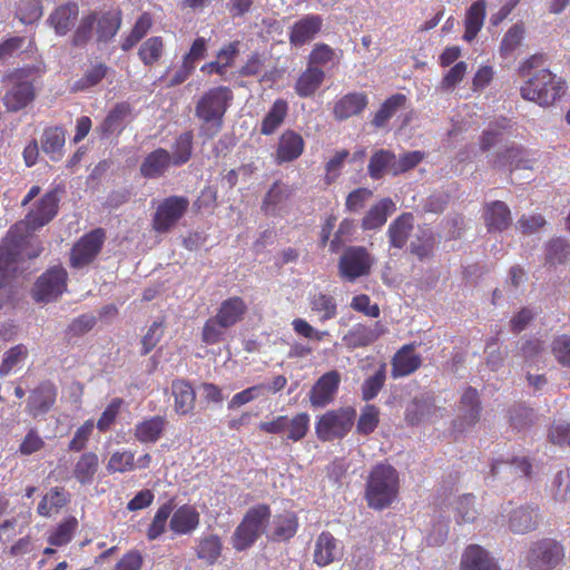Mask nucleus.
<instances>
[{"mask_svg": "<svg viewBox=\"0 0 570 570\" xmlns=\"http://www.w3.org/2000/svg\"><path fill=\"white\" fill-rule=\"evenodd\" d=\"M330 63L333 66L338 63L335 50L327 43H316L307 57V65L313 68H321Z\"/></svg>", "mask_w": 570, "mask_h": 570, "instance_id": "obj_56", "label": "nucleus"}, {"mask_svg": "<svg viewBox=\"0 0 570 570\" xmlns=\"http://www.w3.org/2000/svg\"><path fill=\"white\" fill-rule=\"evenodd\" d=\"M136 469L135 453L129 450L115 451L107 463L109 473H126Z\"/></svg>", "mask_w": 570, "mask_h": 570, "instance_id": "obj_62", "label": "nucleus"}, {"mask_svg": "<svg viewBox=\"0 0 570 570\" xmlns=\"http://www.w3.org/2000/svg\"><path fill=\"white\" fill-rule=\"evenodd\" d=\"M175 412L179 415L191 413L195 407L196 393L186 380H175L171 384Z\"/></svg>", "mask_w": 570, "mask_h": 570, "instance_id": "obj_35", "label": "nucleus"}, {"mask_svg": "<svg viewBox=\"0 0 570 570\" xmlns=\"http://www.w3.org/2000/svg\"><path fill=\"white\" fill-rule=\"evenodd\" d=\"M298 530V519L294 512L277 514L273 520V529L269 539L273 541H287Z\"/></svg>", "mask_w": 570, "mask_h": 570, "instance_id": "obj_46", "label": "nucleus"}, {"mask_svg": "<svg viewBox=\"0 0 570 570\" xmlns=\"http://www.w3.org/2000/svg\"><path fill=\"white\" fill-rule=\"evenodd\" d=\"M422 356L415 352L414 343L401 346L391 358V376L396 380L416 372L422 366Z\"/></svg>", "mask_w": 570, "mask_h": 570, "instance_id": "obj_18", "label": "nucleus"}, {"mask_svg": "<svg viewBox=\"0 0 570 570\" xmlns=\"http://www.w3.org/2000/svg\"><path fill=\"white\" fill-rule=\"evenodd\" d=\"M194 134L191 130L180 134L174 141L170 154L173 166H183L189 161L193 155Z\"/></svg>", "mask_w": 570, "mask_h": 570, "instance_id": "obj_53", "label": "nucleus"}, {"mask_svg": "<svg viewBox=\"0 0 570 570\" xmlns=\"http://www.w3.org/2000/svg\"><path fill=\"white\" fill-rule=\"evenodd\" d=\"M481 413V404L479 400V393L474 387H466L461 396L460 401V426L474 425Z\"/></svg>", "mask_w": 570, "mask_h": 570, "instance_id": "obj_36", "label": "nucleus"}, {"mask_svg": "<svg viewBox=\"0 0 570 570\" xmlns=\"http://www.w3.org/2000/svg\"><path fill=\"white\" fill-rule=\"evenodd\" d=\"M164 51L165 42L163 37L153 36L140 45L138 57L145 66L153 67L161 59Z\"/></svg>", "mask_w": 570, "mask_h": 570, "instance_id": "obj_52", "label": "nucleus"}, {"mask_svg": "<svg viewBox=\"0 0 570 570\" xmlns=\"http://www.w3.org/2000/svg\"><path fill=\"white\" fill-rule=\"evenodd\" d=\"M66 142L65 129L60 126L48 127L43 130L41 138V148L51 160L57 161L62 156V149Z\"/></svg>", "mask_w": 570, "mask_h": 570, "instance_id": "obj_44", "label": "nucleus"}, {"mask_svg": "<svg viewBox=\"0 0 570 570\" xmlns=\"http://www.w3.org/2000/svg\"><path fill=\"white\" fill-rule=\"evenodd\" d=\"M110 68L100 60L90 61L82 76L72 86V92H82L98 86L108 75Z\"/></svg>", "mask_w": 570, "mask_h": 570, "instance_id": "obj_34", "label": "nucleus"}, {"mask_svg": "<svg viewBox=\"0 0 570 570\" xmlns=\"http://www.w3.org/2000/svg\"><path fill=\"white\" fill-rule=\"evenodd\" d=\"M487 13V2L478 0L466 10L464 18L463 39L468 42L473 41L483 27Z\"/></svg>", "mask_w": 570, "mask_h": 570, "instance_id": "obj_38", "label": "nucleus"}, {"mask_svg": "<svg viewBox=\"0 0 570 570\" xmlns=\"http://www.w3.org/2000/svg\"><path fill=\"white\" fill-rule=\"evenodd\" d=\"M68 503V497L62 488H52L39 502L38 513L42 517H50L53 511H58Z\"/></svg>", "mask_w": 570, "mask_h": 570, "instance_id": "obj_55", "label": "nucleus"}, {"mask_svg": "<svg viewBox=\"0 0 570 570\" xmlns=\"http://www.w3.org/2000/svg\"><path fill=\"white\" fill-rule=\"evenodd\" d=\"M396 155L389 149H379L374 151L367 165L368 176L379 180L385 175L396 176Z\"/></svg>", "mask_w": 570, "mask_h": 570, "instance_id": "obj_30", "label": "nucleus"}, {"mask_svg": "<svg viewBox=\"0 0 570 570\" xmlns=\"http://www.w3.org/2000/svg\"><path fill=\"white\" fill-rule=\"evenodd\" d=\"M368 105L365 92H347L337 99L333 106V116L336 120H346L362 114Z\"/></svg>", "mask_w": 570, "mask_h": 570, "instance_id": "obj_23", "label": "nucleus"}, {"mask_svg": "<svg viewBox=\"0 0 570 570\" xmlns=\"http://www.w3.org/2000/svg\"><path fill=\"white\" fill-rule=\"evenodd\" d=\"M406 100L407 98L403 94H394L386 98L373 116L372 126L375 128L385 127L396 111L405 106Z\"/></svg>", "mask_w": 570, "mask_h": 570, "instance_id": "obj_47", "label": "nucleus"}, {"mask_svg": "<svg viewBox=\"0 0 570 570\" xmlns=\"http://www.w3.org/2000/svg\"><path fill=\"white\" fill-rule=\"evenodd\" d=\"M341 374L336 370L321 375L308 393V400L313 407H325L331 404L338 391Z\"/></svg>", "mask_w": 570, "mask_h": 570, "instance_id": "obj_16", "label": "nucleus"}, {"mask_svg": "<svg viewBox=\"0 0 570 570\" xmlns=\"http://www.w3.org/2000/svg\"><path fill=\"white\" fill-rule=\"evenodd\" d=\"M42 72L43 70L39 67L26 66L4 76V79L11 83L2 98L8 112H18L35 101L37 97L35 82Z\"/></svg>", "mask_w": 570, "mask_h": 570, "instance_id": "obj_4", "label": "nucleus"}, {"mask_svg": "<svg viewBox=\"0 0 570 570\" xmlns=\"http://www.w3.org/2000/svg\"><path fill=\"white\" fill-rule=\"evenodd\" d=\"M374 259L363 246H350L345 248L338 261V274L347 281L354 282L371 273Z\"/></svg>", "mask_w": 570, "mask_h": 570, "instance_id": "obj_12", "label": "nucleus"}, {"mask_svg": "<svg viewBox=\"0 0 570 570\" xmlns=\"http://www.w3.org/2000/svg\"><path fill=\"white\" fill-rule=\"evenodd\" d=\"M524 38V27L522 23H514L504 33L500 43V56L503 58L510 57L515 49L521 45Z\"/></svg>", "mask_w": 570, "mask_h": 570, "instance_id": "obj_61", "label": "nucleus"}, {"mask_svg": "<svg viewBox=\"0 0 570 570\" xmlns=\"http://www.w3.org/2000/svg\"><path fill=\"white\" fill-rule=\"evenodd\" d=\"M461 570H500L494 560L482 547L470 544L461 559Z\"/></svg>", "mask_w": 570, "mask_h": 570, "instance_id": "obj_32", "label": "nucleus"}, {"mask_svg": "<svg viewBox=\"0 0 570 570\" xmlns=\"http://www.w3.org/2000/svg\"><path fill=\"white\" fill-rule=\"evenodd\" d=\"M484 222L489 232H502L511 224V212L505 203L492 202L485 206Z\"/></svg>", "mask_w": 570, "mask_h": 570, "instance_id": "obj_37", "label": "nucleus"}, {"mask_svg": "<svg viewBox=\"0 0 570 570\" xmlns=\"http://www.w3.org/2000/svg\"><path fill=\"white\" fill-rule=\"evenodd\" d=\"M28 357V348L23 344H17L9 348L0 364V376H7L21 362Z\"/></svg>", "mask_w": 570, "mask_h": 570, "instance_id": "obj_63", "label": "nucleus"}, {"mask_svg": "<svg viewBox=\"0 0 570 570\" xmlns=\"http://www.w3.org/2000/svg\"><path fill=\"white\" fill-rule=\"evenodd\" d=\"M248 306L244 298L232 296L224 299L216 314L204 323L202 341L207 345H215L225 340L226 331L240 323L247 314Z\"/></svg>", "mask_w": 570, "mask_h": 570, "instance_id": "obj_3", "label": "nucleus"}, {"mask_svg": "<svg viewBox=\"0 0 570 570\" xmlns=\"http://www.w3.org/2000/svg\"><path fill=\"white\" fill-rule=\"evenodd\" d=\"M399 491L400 476L391 464L380 463L372 468L364 495L368 508L377 511L389 508L396 500Z\"/></svg>", "mask_w": 570, "mask_h": 570, "instance_id": "obj_2", "label": "nucleus"}, {"mask_svg": "<svg viewBox=\"0 0 570 570\" xmlns=\"http://www.w3.org/2000/svg\"><path fill=\"white\" fill-rule=\"evenodd\" d=\"M287 115L288 102L282 98L276 99L262 119L261 134L264 136L273 135L283 125Z\"/></svg>", "mask_w": 570, "mask_h": 570, "instance_id": "obj_42", "label": "nucleus"}, {"mask_svg": "<svg viewBox=\"0 0 570 570\" xmlns=\"http://www.w3.org/2000/svg\"><path fill=\"white\" fill-rule=\"evenodd\" d=\"M78 528V520L69 515L65 518L48 535V542L53 547H62L68 544Z\"/></svg>", "mask_w": 570, "mask_h": 570, "instance_id": "obj_54", "label": "nucleus"}, {"mask_svg": "<svg viewBox=\"0 0 570 570\" xmlns=\"http://www.w3.org/2000/svg\"><path fill=\"white\" fill-rule=\"evenodd\" d=\"M189 202L184 196H169L157 207L153 217V228L159 234L169 232L185 215Z\"/></svg>", "mask_w": 570, "mask_h": 570, "instance_id": "obj_14", "label": "nucleus"}, {"mask_svg": "<svg viewBox=\"0 0 570 570\" xmlns=\"http://www.w3.org/2000/svg\"><path fill=\"white\" fill-rule=\"evenodd\" d=\"M532 159L529 153L521 146L512 145L497 154L493 161L494 167L509 166L510 170L531 169Z\"/></svg>", "mask_w": 570, "mask_h": 570, "instance_id": "obj_33", "label": "nucleus"}, {"mask_svg": "<svg viewBox=\"0 0 570 570\" xmlns=\"http://www.w3.org/2000/svg\"><path fill=\"white\" fill-rule=\"evenodd\" d=\"M99 468V458L95 452H85L73 468V476L80 484L92 483Z\"/></svg>", "mask_w": 570, "mask_h": 570, "instance_id": "obj_49", "label": "nucleus"}, {"mask_svg": "<svg viewBox=\"0 0 570 570\" xmlns=\"http://www.w3.org/2000/svg\"><path fill=\"white\" fill-rule=\"evenodd\" d=\"M223 542L218 534H203L196 544L195 552L207 566H214L222 556Z\"/></svg>", "mask_w": 570, "mask_h": 570, "instance_id": "obj_39", "label": "nucleus"}, {"mask_svg": "<svg viewBox=\"0 0 570 570\" xmlns=\"http://www.w3.org/2000/svg\"><path fill=\"white\" fill-rule=\"evenodd\" d=\"M16 16L24 24L39 20L42 16L40 0H20L16 8Z\"/></svg>", "mask_w": 570, "mask_h": 570, "instance_id": "obj_64", "label": "nucleus"}, {"mask_svg": "<svg viewBox=\"0 0 570 570\" xmlns=\"http://www.w3.org/2000/svg\"><path fill=\"white\" fill-rule=\"evenodd\" d=\"M564 558L563 547L553 539H542L532 544L527 562L532 570L554 569Z\"/></svg>", "mask_w": 570, "mask_h": 570, "instance_id": "obj_13", "label": "nucleus"}, {"mask_svg": "<svg viewBox=\"0 0 570 570\" xmlns=\"http://www.w3.org/2000/svg\"><path fill=\"white\" fill-rule=\"evenodd\" d=\"M168 421L164 415L145 417L134 428L135 439L144 444L156 443L164 435Z\"/></svg>", "mask_w": 570, "mask_h": 570, "instance_id": "obj_26", "label": "nucleus"}, {"mask_svg": "<svg viewBox=\"0 0 570 570\" xmlns=\"http://www.w3.org/2000/svg\"><path fill=\"white\" fill-rule=\"evenodd\" d=\"M341 549L337 540L328 531L318 534L315 541L313 560L318 567H326L338 560Z\"/></svg>", "mask_w": 570, "mask_h": 570, "instance_id": "obj_29", "label": "nucleus"}, {"mask_svg": "<svg viewBox=\"0 0 570 570\" xmlns=\"http://www.w3.org/2000/svg\"><path fill=\"white\" fill-rule=\"evenodd\" d=\"M308 301L312 312L320 315V321L322 323L336 317L337 304L332 295L325 293H316L311 295Z\"/></svg>", "mask_w": 570, "mask_h": 570, "instance_id": "obj_51", "label": "nucleus"}, {"mask_svg": "<svg viewBox=\"0 0 570 570\" xmlns=\"http://www.w3.org/2000/svg\"><path fill=\"white\" fill-rule=\"evenodd\" d=\"M304 148L305 141L302 135L293 129H286L278 138L275 161L279 165L294 161L302 156Z\"/></svg>", "mask_w": 570, "mask_h": 570, "instance_id": "obj_22", "label": "nucleus"}, {"mask_svg": "<svg viewBox=\"0 0 570 570\" xmlns=\"http://www.w3.org/2000/svg\"><path fill=\"white\" fill-rule=\"evenodd\" d=\"M271 514V508L267 504L252 507L232 535L233 548L238 552L249 549L261 537Z\"/></svg>", "mask_w": 570, "mask_h": 570, "instance_id": "obj_6", "label": "nucleus"}, {"mask_svg": "<svg viewBox=\"0 0 570 570\" xmlns=\"http://www.w3.org/2000/svg\"><path fill=\"white\" fill-rule=\"evenodd\" d=\"M153 17L149 12H142L136 20L130 32L121 40L120 48L122 51L132 49L151 29Z\"/></svg>", "mask_w": 570, "mask_h": 570, "instance_id": "obj_50", "label": "nucleus"}, {"mask_svg": "<svg viewBox=\"0 0 570 570\" xmlns=\"http://www.w3.org/2000/svg\"><path fill=\"white\" fill-rule=\"evenodd\" d=\"M386 332L381 322L373 324H355L344 336L343 342L348 348L366 347L375 343Z\"/></svg>", "mask_w": 570, "mask_h": 570, "instance_id": "obj_19", "label": "nucleus"}, {"mask_svg": "<svg viewBox=\"0 0 570 570\" xmlns=\"http://www.w3.org/2000/svg\"><path fill=\"white\" fill-rule=\"evenodd\" d=\"M511 127V122L507 118H501V120L495 124H491L489 128L483 130L480 137V149L482 151L491 149L501 140L503 132Z\"/></svg>", "mask_w": 570, "mask_h": 570, "instance_id": "obj_59", "label": "nucleus"}, {"mask_svg": "<svg viewBox=\"0 0 570 570\" xmlns=\"http://www.w3.org/2000/svg\"><path fill=\"white\" fill-rule=\"evenodd\" d=\"M538 513L534 508L520 507L509 511V527L515 533H527L537 528Z\"/></svg>", "mask_w": 570, "mask_h": 570, "instance_id": "obj_45", "label": "nucleus"}, {"mask_svg": "<svg viewBox=\"0 0 570 570\" xmlns=\"http://www.w3.org/2000/svg\"><path fill=\"white\" fill-rule=\"evenodd\" d=\"M173 501H168L157 509L154 519L147 529V538L149 540H156L165 532L168 519L173 513Z\"/></svg>", "mask_w": 570, "mask_h": 570, "instance_id": "obj_60", "label": "nucleus"}, {"mask_svg": "<svg viewBox=\"0 0 570 570\" xmlns=\"http://www.w3.org/2000/svg\"><path fill=\"white\" fill-rule=\"evenodd\" d=\"M292 194L293 189L291 186L281 180H276L265 194L262 210L265 215H276L279 207L291 198Z\"/></svg>", "mask_w": 570, "mask_h": 570, "instance_id": "obj_41", "label": "nucleus"}, {"mask_svg": "<svg viewBox=\"0 0 570 570\" xmlns=\"http://www.w3.org/2000/svg\"><path fill=\"white\" fill-rule=\"evenodd\" d=\"M59 197L57 190L47 191L29 210L23 219L14 223L20 225L19 232L28 236L49 224L58 214Z\"/></svg>", "mask_w": 570, "mask_h": 570, "instance_id": "obj_9", "label": "nucleus"}, {"mask_svg": "<svg viewBox=\"0 0 570 570\" xmlns=\"http://www.w3.org/2000/svg\"><path fill=\"white\" fill-rule=\"evenodd\" d=\"M170 515L169 528L177 535L193 533L200 523L199 512L190 504L180 505Z\"/></svg>", "mask_w": 570, "mask_h": 570, "instance_id": "obj_25", "label": "nucleus"}, {"mask_svg": "<svg viewBox=\"0 0 570 570\" xmlns=\"http://www.w3.org/2000/svg\"><path fill=\"white\" fill-rule=\"evenodd\" d=\"M171 165L170 153L165 148H157L144 158L140 174L145 178L156 179L164 176Z\"/></svg>", "mask_w": 570, "mask_h": 570, "instance_id": "obj_28", "label": "nucleus"}, {"mask_svg": "<svg viewBox=\"0 0 570 570\" xmlns=\"http://www.w3.org/2000/svg\"><path fill=\"white\" fill-rule=\"evenodd\" d=\"M414 229V215L410 212L402 213L391 222L386 236L391 248L402 249L409 242Z\"/></svg>", "mask_w": 570, "mask_h": 570, "instance_id": "obj_24", "label": "nucleus"}, {"mask_svg": "<svg viewBox=\"0 0 570 570\" xmlns=\"http://www.w3.org/2000/svg\"><path fill=\"white\" fill-rule=\"evenodd\" d=\"M122 23V13L119 9L109 10L100 16L96 13L95 31L97 42L110 41L119 31Z\"/></svg>", "mask_w": 570, "mask_h": 570, "instance_id": "obj_31", "label": "nucleus"}, {"mask_svg": "<svg viewBox=\"0 0 570 570\" xmlns=\"http://www.w3.org/2000/svg\"><path fill=\"white\" fill-rule=\"evenodd\" d=\"M324 79L325 72L322 68H313L307 65L306 69L296 80L295 91L299 97H311L318 90Z\"/></svg>", "mask_w": 570, "mask_h": 570, "instance_id": "obj_43", "label": "nucleus"}, {"mask_svg": "<svg viewBox=\"0 0 570 570\" xmlns=\"http://www.w3.org/2000/svg\"><path fill=\"white\" fill-rule=\"evenodd\" d=\"M234 100L233 90L217 86L206 90L195 104V117L202 122L200 132L208 139L223 129L225 115Z\"/></svg>", "mask_w": 570, "mask_h": 570, "instance_id": "obj_1", "label": "nucleus"}, {"mask_svg": "<svg viewBox=\"0 0 570 570\" xmlns=\"http://www.w3.org/2000/svg\"><path fill=\"white\" fill-rule=\"evenodd\" d=\"M79 8L76 2L59 6L49 17L50 24L59 36H65L78 18Z\"/></svg>", "mask_w": 570, "mask_h": 570, "instance_id": "obj_40", "label": "nucleus"}, {"mask_svg": "<svg viewBox=\"0 0 570 570\" xmlns=\"http://www.w3.org/2000/svg\"><path fill=\"white\" fill-rule=\"evenodd\" d=\"M20 225H11L0 242V286L14 278L21 258L26 235L19 232Z\"/></svg>", "mask_w": 570, "mask_h": 570, "instance_id": "obj_8", "label": "nucleus"}, {"mask_svg": "<svg viewBox=\"0 0 570 570\" xmlns=\"http://www.w3.org/2000/svg\"><path fill=\"white\" fill-rule=\"evenodd\" d=\"M386 381V364L381 363L376 372L364 380L361 386L362 400L368 402L375 399Z\"/></svg>", "mask_w": 570, "mask_h": 570, "instance_id": "obj_57", "label": "nucleus"}, {"mask_svg": "<svg viewBox=\"0 0 570 570\" xmlns=\"http://www.w3.org/2000/svg\"><path fill=\"white\" fill-rule=\"evenodd\" d=\"M396 210V204L390 198L385 197L373 204L365 213L361 222L363 230H375L381 228Z\"/></svg>", "mask_w": 570, "mask_h": 570, "instance_id": "obj_27", "label": "nucleus"}, {"mask_svg": "<svg viewBox=\"0 0 570 570\" xmlns=\"http://www.w3.org/2000/svg\"><path fill=\"white\" fill-rule=\"evenodd\" d=\"M68 274L61 266L45 272L35 283L32 297L36 302H50L60 296L67 287Z\"/></svg>", "mask_w": 570, "mask_h": 570, "instance_id": "obj_15", "label": "nucleus"}, {"mask_svg": "<svg viewBox=\"0 0 570 570\" xmlns=\"http://www.w3.org/2000/svg\"><path fill=\"white\" fill-rule=\"evenodd\" d=\"M356 420L353 406H341L328 410L315 422V434L322 442L344 439L352 430Z\"/></svg>", "mask_w": 570, "mask_h": 570, "instance_id": "obj_7", "label": "nucleus"}, {"mask_svg": "<svg viewBox=\"0 0 570 570\" xmlns=\"http://www.w3.org/2000/svg\"><path fill=\"white\" fill-rule=\"evenodd\" d=\"M567 81L547 68L537 70L520 88L524 100L548 108L556 105L567 92Z\"/></svg>", "mask_w": 570, "mask_h": 570, "instance_id": "obj_5", "label": "nucleus"}, {"mask_svg": "<svg viewBox=\"0 0 570 570\" xmlns=\"http://www.w3.org/2000/svg\"><path fill=\"white\" fill-rule=\"evenodd\" d=\"M311 416L306 412L296 413L291 419L287 415H278L271 421L258 424V429L267 434H283L292 442L302 441L309 431Z\"/></svg>", "mask_w": 570, "mask_h": 570, "instance_id": "obj_10", "label": "nucleus"}, {"mask_svg": "<svg viewBox=\"0 0 570 570\" xmlns=\"http://www.w3.org/2000/svg\"><path fill=\"white\" fill-rule=\"evenodd\" d=\"M323 18L318 14H305L289 28L288 40L294 47L311 42L322 30Z\"/></svg>", "mask_w": 570, "mask_h": 570, "instance_id": "obj_21", "label": "nucleus"}, {"mask_svg": "<svg viewBox=\"0 0 570 570\" xmlns=\"http://www.w3.org/2000/svg\"><path fill=\"white\" fill-rule=\"evenodd\" d=\"M436 246V237L431 228H419L415 238L410 243V253L420 261L431 257Z\"/></svg>", "mask_w": 570, "mask_h": 570, "instance_id": "obj_48", "label": "nucleus"}, {"mask_svg": "<svg viewBox=\"0 0 570 570\" xmlns=\"http://www.w3.org/2000/svg\"><path fill=\"white\" fill-rule=\"evenodd\" d=\"M57 400V387L49 381L40 382L29 393L26 411L33 419L47 414Z\"/></svg>", "mask_w": 570, "mask_h": 570, "instance_id": "obj_17", "label": "nucleus"}, {"mask_svg": "<svg viewBox=\"0 0 570 570\" xmlns=\"http://www.w3.org/2000/svg\"><path fill=\"white\" fill-rule=\"evenodd\" d=\"M380 409L376 405H364L356 422V433L361 435L373 433L380 424Z\"/></svg>", "mask_w": 570, "mask_h": 570, "instance_id": "obj_58", "label": "nucleus"}, {"mask_svg": "<svg viewBox=\"0 0 570 570\" xmlns=\"http://www.w3.org/2000/svg\"><path fill=\"white\" fill-rule=\"evenodd\" d=\"M106 233L102 228H95L82 235L71 247L69 265L72 268H83L91 264L100 254L105 244Z\"/></svg>", "mask_w": 570, "mask_h": 570, "instance_id": "obj_11", "label": "nucleus"}, {"mask_svg": "<svg viewBox=\"0 0 570 570\" xmlns=\"http://www.w3.org/2000/svg\"><path fill=\"white\" fill-rule=\"evenodd\" d=\"M131 119L132 108L130 104L127 101L116 104L98 127L100 137L109 138L112 135H120Z\"/></svg>", "mask_w": 570, "mask_h": 570, "instance_id": "obj_20", "label": "nucleus"}]
</instances>
